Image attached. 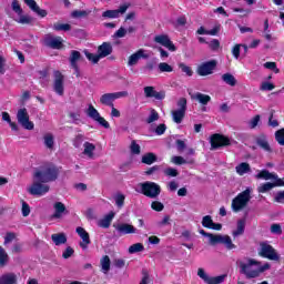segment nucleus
Listing matches in <instances>:
<instances>
[{"mask_svg":"<svg viewBox=\"0 0 284 284\" xmlns=\"http://www.w3.org/2000/svg\"><path fill=\"white\" fill-rule=\"evenodd\" d=\"M19 19H17V23H21V26H30L34 21V18L28 16V14H18Z\"/></svg>","mask_w":284,"mask_h":284,"instance_id":"obj_39","label":"nucleus"},{"mask_svg":"<svg viewBox=\"0 0 284 284\" xmlns=\"http://www.w3.org/2000/svg\"><path fill=\"white\" fill-rule=\"evenodd\" d=\"M8 261H10V257L6 252V248L0 246V267H6L8 265Z\"/></svg>","mask_w":284,"mask_h":284,"instance_id":"obj_40","label":"nucleus"},{"mask_svg":"<svg viewBox=\"0 0 284 284\" xmlns=\"http://www.w3.org/2000/svg\"><path fill=\"white\" fill-rule=\"evenodd\" d=\"M179 68L182 72H184V74H186V77H192V74H194V71H192V68H190L183 62L179 63Z\"/></svg>","mask_w":284,"mask_h":284,"instance_id":"obj_48","label":"nucleus"},{"mask_svg":"<svg viewBox=\"0 0 284 284\" xmlns=\"http://www.w3.org/2000/svg\"><path fill=\"white\" fill-rule=\"evenodd\" d=\"M276 87L271 82H262L260 90L262 92H272Z\"/></svg>","mask_w":284,"mask_h":284,"instance_id":"obj_50","label":"nucleus"},{"mask_svg":"<svg viewBox=\"0 0 284 284\" xmlns=\"http://www.w3.org/2000/svg\"><path fill=\"white\" fill-rule=\"evenodd\" d=\"M171 163H174V165H185L187 161L181 155H174L171 158Z\"/></svg>","mask_w":284,"mask_h":284,"instance_id":"obj_51","label":"nucleus"},{"mask_svg":"<svg viewBox=\"0 0 284 284\" xmlns=\"http://www.w3.org/2000/svg\"><path fill=\"white\" fill-rule=\"evenodd\" d=\"M275 203H284V191H280L274 196Z\"/></svg>","mask_w":284,"mask_h":284,"instance_id":"obj_64","label":"nucleus"},{"mask_svg":"<svg viewBox=\"0 0 284 284\" xmlns=\"http://www.w3.org/2000/svg\"><path fill=\"white\" fill-rule=\"evenodd\" d=\"M191 99L193 101H197V103H201V105H207V103H210L212 101V98L207 94L197 92L193 95H191Z\"/></svg>","mask_w":284,"mask_h":284,"instance_id":"obj_28","label":"nucleus"},{"mask_svg":"<svg viewBox=\"0 0 284 284\" xmlns=\"http://www.w3.org/2000/svg\"><path fill=\"white\" fill-rule=\"evenodd\" d=\"M163 172L165 176H171V178L179 176V171L174 168H166Z\"/></svg>","mask_w":284,"mask_h":284,"instance_id":"obj_57","label":"nucleus"},{"mask_svg":"<svg viewBox=\"0 0 284 284\" xmlns=\"http://www.w3.org/2000/svg\"><path fill=\"white\" fill-rule=\"evenodd\" d=\"M33 179L41 183H52L59 179V169L53 164H47L36 170Z\"/></svg>","mask_w":284,"mask_h":284,"instance_id":"obj_2","label":"nucleus"},{"mask_svg":"<svg viewBox=\"0 0 284 284\" xmlns=\"http://www.w3.org/2000/svg\"><path fill=\"white\" fill-rule=\"evenodd\" d=\"M44 145L48 148V150L54 149V135L52 133H48L44 135Z\"/></svg>","mask_w":284,"mask_h":284,"instance_id":"obj_42","label":"nucleus"},{"mask_svg":"<svg viewBox=\"0 0 284 284\" xmlns=\"http://www.w3.org/2000/svg\"><path fill=\"white\" fill-rule=\"evenodd\" d=\"M31 196H43L50 192V185L34 180L31 186L27 190Z\"/></svg>","mask_w":284,"mask_h":284,"instance_id":"obj_10","label":"nucleus"},{"mask_svg":"<svg viewBox=\"0 0 284 284\" xmlns=\"http://www.w3.org/2000/svg\"><path fill=\"white\" fill-rule=\"evenodd\" d=\"M258 123H261V115H255L253 116L250 122H248V126L251 130L256 129V126L258 125Z\"/></svg>","mask_w":284,"mask_h":284,"instance_id":"obj_55","label":"nucleus"},{"mask_svg":"<svg viewBox=\"0 0 284 284\" xmlns=\"http://www.w3.org/2000/svg\"><path fill=\"white\" fill-rule=\"evenodd\" d=\"M24 3L28 6V8H30V10H32V12H36L38 17H42V18L48 17V11L45 9H41V7L37 4V1L24 0Z\"/></svg>","mask_w":284,"mask_h":284,"instance_id":"obj_24","label":"nucleus"},{"mask_svg":"<svg viewBox=\"0 0 284 284\" xmlns=\"http://www.w3.org/2000/svg\"><path fill=\"white\" fill-rule=\"evenodd\" d=\"M272 265L270 263H265L264 265H261V262L248 258L246 262L240 263V272L241 274H244L246 278H258L263 272H267Z\"/></svg>","mask_w":284,"mask_h":284,"instance_id":"obj_1","label":"nucleus"},{"mask_svg":"<svg viewBox=\"0 0 284 284\" xmlns=\"http://www.w3.org/2000/svg\"><path fill=\"white\" fill-rule=\"evenodd\" d=\"M64 81L65 77L63 73H61V71H53V90L59 94V97H63V92L65 90L63 87Z\"/></svg>","mask_w":284,"mask_h":284,"instance_id":"obj_12","label":"nucleus"},{"mask_svg":"<svg viewBox=\"0 0 284 284\" xmlns=\"http://www.w3.org/2000/svg\"><path fill=\"white\" fill-rule=\"evenodd\" d=\"M77 234L80 236V239L82 240V242H80V247H82V250H88V246L90 245V234L88 232H85V229L78 226L75 229Z\"/></svg>","mask_w":284,"mask_h":284,"instance_id":"obj_21","label":"nucleus"},{"mask_svg":"<svg viewBox=\"0 0 284 284\" xmlns=\"http://www.w3.org/2000/svg\"><path fill=\"white\" fill-rule=\"evenodd\" d=\"M125 34H128V29L121 27V28L113 34V39H123V37H125Z\"/></svg>","mask_w":284,"mask_h":284,"instance_id":"obj_59","label":"nucleus"},{"mask_svg":"<svg viewBox=\"0 0 284 284\" xmlns=\"http://www.w3.org/2000/svg\"><path fill=\"white\" fill-rule=\"evenodd\" d=\"M284 186V181L283 180H277L274 183L266 182L261 184L257 187V192L260 194H265V192H270V190H274V187H283Z\"/></svg>","mask_w":284,"mask_h":284,"instance_id":"obj_20","label":"nucleus"},{"mask_svg":"<svg viewBox=\"0 0 284 284\" xmlns=\"http://www.w3.org/2000/svg\"><path fill=\"white\" fill-rule=\"evenodd\" d=\"M215 68H216L215 60L204 62L197 68V74L200 77H207L214 72Z\"/></svg>","mask_w":284,"mask_h":284,"instance_id":"obj_16","label":"nucleus"},{"mask_svg":"<svg viewBox=\"0 0 284 284\" xmlns=\"http://www.w3.org/2000/svg\"><path fill=\"white\" fill-rule=\"evenodd\" d=\"M53 30H55L57 32H69V30H72V26L68 24V23H54L53 24Z\"/></svg>","mask_w":284,"mask_h":284,"instance_id":"obj_43","label":"nucleus"},{"mask_svg":"<svg viewBox=\"0 0 284 284\" xmlns=\"http://www.w3.org/2000/svg\"><path fill=\"white\" fill-rule=\"evenodd\" d=\"M151 207H152V210H154L155 212H163V210H164L165 206L163 205V203H161V202H159V201H154V202H152Z\"/></svg>","mask_w":284,"mask_h":284,"instance_id":"obj_60","label":"nucleus"},{"mask_svg":"<svg viewBox=\"0 0 284 284\" xmlns=\"http://www.w3.org/2000/svg\"><path fill=\"white\" fill-rule=\"evenodd\" d=\"M203 227H207L209 230L214 225V221L212 220L211 215H206L202 219Z\"/></svg>","mask_w":284,"mask_h":284,"instance_id":"obj_53","label":"nucleus"},{"mask_svg":"<svg viewBox=\"0 0 284 284\" xmlns=\"http://www.w3.org/2000/svg\"><path fill=\"white\" fill-rule=\"evenodd\" d=\"M114 216H115V213L111 211L109 214H106L102 220L98 222L99 227H103L104 230H108V227L112 225V221Z\"/></svg>","mask_w":284,"mask_h":284,"instance_id":"obj_29","label":"nucleus"},{"mask_svg":"<svg viewBox=\"0 0 284 284\" xmlns=\"http://www.w3.org/2000/svg\"><path fill=\"white\" fill-rule=\"evenodd\" d=\"M44 45L51 48L52 50H61L63 45V39L61 37H52L51 34L45 36Z\"/></svg>","mask_w":284,"mask_h":284,"instance_id":"obj_18","label":"nucleus"},{"mask_svg":"<svg viewBox=\"0 0 284 284\" xmlns=\"http://www.w3.org/2000/svg\"><path fill=\"white\" fill-rule=\"evenodd\" d=\"M185 112H187V99L181 98L178 101V109L171 112V116L174 123H183V119H185Z\"/></svg>","mask_w":284,"mask_h":284,"instance_id":"obj_8","label":"nucleus"},{"mask_svg":"<svg viewBox=\"0 0 284 284\" xmlns=\"http://www.w3.org/2000/svg\"><path fill=\"white\" fill-rule=\"evenodd\" d=\"M71 17L73 19H83L84 17H88V11H85V10H75V11H72Z\"/></svg>","mask_w":284,"mask_h":284,"instance_id":"obj_54","label":"nucleus"},{"mask_svg":"<svg viewBox=\"0 0 284 284\" xmlns=\"http://www.w3.org/2000/svg\"><path fill=\"white\" fill-rule=\"evenodd\" d=\"M83 148L84 156H88V159H94V151L97 150V146L93 143L84 142Z\"/></svg>","mask_w":284,"mask_h":284,"instance_id":"obj_33","label":"nucleus"},{"mask_svg":"<svg viewBox=\"0 0 284 284\" xmlns=\"http://www.w3.org/2000/svg\"><path fill=\"white\" fill-rule=\"evenodd\" d=\"M159 72H174V68L166 62H161L158 65Z\"/></svg>","mask_w":284,"mask_h":284,"instance_id":"obj_45","label":"nucleus"},{"mask_svg":"<svg viewBox=\"0 0 284 284\" xmlns=\"http://www.w3.org/2000/svg\"><path fill=\"white\" fill-rule=\"evenodd\" d=\"M130 97L128 91H119L113 93H104L100 97V103L106 105L108 108H113L116 99H125Z\"/></svg>","mask_w":284,"mask_h":284,"instance_id":"obj_5","label":"nucleus"},{"mask_svg":"<svg viewBox=\"0 0 284 284\" xmlns=\"http://www.w3.org/2000/svg\"><path fill=\"white\" fill-rule=\"evenodd\" d=\"M197 276L201 277L202 281H204V283L206 284H221L223 283V281H225V275L210 277V275H207V273H205V270L203 268L197 270Z\"/></svg>","mask_w":284,"mask_h":284,"instance_id":"obj_14","label":"nucleus"},{"mask_svg":"<svg viewBox=\"0 0 284 284\" xmlns=\"http://www.w3.org/2000/svg\"><path fill=\"white\" fill-rule=\"evenodd\" d=\"M130 151L131 154H141V145H139L135 140H133L131 141Z\"/></svg>","mask_w":284,"mask_h":284,"instance_id":"obj_52","label":"nucleus"},{"mask_svg":"<svg viewBox=\"0 0 284 284\" xmlns=\"http://www.w3.org/2000/svg\"><path fill=\"white\" fill-rule=\"evenodd\" d=\"M0 284H17V274L7 273L0 277Z\"/></svg>","mask_w":284,"mask_h":284,"instance_id":"obj_35","label":"nucleus"},{"mask_svg":"<svg viewBox=\"0 0 284 284\" xmlns=\"http://www.w3.org/2000/svg\"><path fill=\"white\" fill-rule=\"evenodd\" d=\"M141 59H150V55L145 53V50L140 49L135 53L131 54L128 60L129 68H132L141 61Z\"/></svg>","mask_w":284,"mask_h":284,"instance_id":"obj_19","label":"nucleus"},{"mask_svg":"<svg viewBox=\"0 0 284 284\" xmlns=\"http://www.w3.org/2000/svg\"><path fill=\"white\" fill-rule=\"evenodd\" d=\"M54 213H53V219H62L63 215L70 214V211L65 207V204L62 202H55L53 204Z\"/></svg>","mask_w":284,"mask_h":284,"instance_id":"obj_26","label":"nucleus"},{"mask_svg":"<svg viewBox=\"0 0 284 284\" xmlns=\"http://www.w3.org/2000/svg\"><path fill=\"white\" fill-rule=\"evenodd\" d=\"M235 172L240 176H243L244 174H248V172H252V168L250 166V163L242 162L237 166H235Z\"/></svg>","mask_w":284,"mask_h":284,"instance_id":"obj_34","label":"nucleus"},{"mask_svg":"<svg viewBox=\"0 0 284 284\" xmlns=\"http://www.w3.org/2000/svg\"><path fill=\"white\" fill-rule=\"evenodd\" d=\"M17 121L24 130H34V122L30 121V113H28V109L22 108L18 110Z\"/></svg>","mask_w":284,"mask_h":284,"instance_id":"obj_9","label":"nucleus"},{"mask_svg":"<svg viewBox=\"0 0 284 284\" xmlns=\"http://www.w3.org/2000/svg\"><path fill=\"white\" fill-rule=\"evenodd\" d=\"M130 2L124 3L119 7V9L115 10H106L102 13L103 19H119L121 14H125L128 12V9L130 8Z\"/></svg>","mask_w":284,"mask_h":284,"instance_id":"obj_13","label":"nucleus"},{"mask_svg":"<svg viewBox=\"0 0 284 284\" xmlns=\"http://www.w3.org/2000/svg\"><path fill=\"white\" fill-rule=\"evenodd\" d=\"M156 161H159V158L153 152L145 153L141 159V163H144V165H152Z\"/></svg>","mask_w":284,"mask_h":284,"instance_id":"obj_31","label":"nucleus"},{"mask_svg":"<svg viewBox=\"0 0 284 284\" xmlns=\"http://www.w3.org/2000/svg\"><path fill=\"white\" fill-rule=\"evenodd\" d=\"M255 179L261 180L263 179L264 181H283L282 179L278 178V175L274 173H270L267 170H262L260 171L256 175Z\"/></svg>","mask_w":284,"mask_h":284,"instance_id":"obj_27","label":"nucleus"},{"mask_svg":"<svg viewBox=\"0 0 284 284\" xmlns=\"http://www.w3.org/2000/svg\"><path fill=\"white\" fill-rule=\"evenodd\" d=\"M114 202L116 207H119V210H121V207H123L125 205V195L123 193H116L114 196Z\"/></svg>","mask_w":284,"mask_h":284,"instance_id":"obj_41","label":"nucleus"},{"mask_svg":"<svg viewBox=\"0 0 284 284\" xmlns=\"http://www.w3.org/2000/svg\"><path fill=\"white\" fill-rule=\"evenodd\" d=\"M22 216H30V205L22 201Z\"/></svg>","mask_w":284,"mask_h":284,"instance_id":"obj_63","label":"nucleus"},{"mask_svg":"<svg viewBox=\"0 0 284 284\" xmlns=\"http://www.w3.org/2000/svg\"><path fill=\"white\" fill-rule=\"evenodd\" d=\"M141 193L148 199H156L161 194V186L154 182H143L139 184Z\"/></svg>","mask_w":284,"mask_h":284,"instance_id":"obj_4","label":"nucleus"},{"mask_svg":"<svg viewBox=\"0 0 284 284\" xmlns=\"http://www.w3.org/2000/svg\"><path fill=\"white\" fill-rule=\"evenodd\" d=\"M165 130H168V126L162 123L155 128L154 132L158 134V136H161L162 134H165Z\"/></svg>","mask_w":284,"mask_h":284,"instance_id":"obj_61","label":"nucleus"},{"mask_svg":"<svg viewBox=\"0 0 284 284\" xmlns=\"http://www.w3.org/2000/svg\"><path fill=\"white\" fill-rule=\"evenodd\" d=\"M100 265H101V272L103 274H108V272H110V265H111L110 256L108 255L102 256V258L100 260Z\"/></svg>","mask_w":284,"mask_h":284,"instance_id":"obj_37","label":"nucleus"},{"mask_svg":"<svg viewBox=\"0 0 284 284\" xmlns=\"http://www.w3.org/2000/svg\"><path fill=\"white\" fill-rule=\"evenodd\" d=\"M222 81L226 83V85H231V88L236 85V78L232 73H224L222 75Z\"/></svg>","mask_w":284,"mask_h":284,"instance_id":"obj_38","label":"nucleus"},{"mask_svg":"<svg viewBox=\"0 0 284 284\" xmlns=\"http://www.w3.org/2000/svg\"><path fill=\"white\" fill-rule=\"evenodd\" d=\"M113 227H115L116 232H119L120 235L136 234V227H134V225L132 224H114Z\"/></svg>","mask_w":284,"mask_h":284,"instance_id":"obj_22","label":"nucleus"},{"mask_svg":"<svg viewBox=\"0 0 284 284\" xmlns=\"http://www.w3.org/2000/svg\"><path fill=\"white\" fill-rule=\"evenodd\" d=\"M84 54L89 61H92L93 63H99L101 61V58L99 57V53H90V51L84 50Z\"/></svg>","mask_w":284,"mask_h":284,"instance_id":"obj_46","label":"nucleus"},{"mask_svg":"<svg viewBox=\"0 0 284 284\" xmlns=\"http://www.w3.org/2000/svg\"><path fill=\"white\" fill-rule=\"evenodd\" d=\"M87 116L89 119H92V121H95V123H99L102 128L105 130H109L110 123L105 121L103 116H101V113L94 108V105L90 104L88 110H87Z\"/></svg>","mask_w":284,"mask_h":284,"instance_id":"obj_11","label":"nucleus"},{"mask_svg":"<svg viewBox=\"0 0 284 284\" xmlns=\"http://www.w3.org/2000/svg\"><path fill=\"white\" fill-rule=\"evenodd\" d=\"M258 256H262V258H268V261H281L278 252H276L267 242H262L260 244Z\"/></svg>","mask_w":284,"mask_h":284,"instance_id":"obj_7","label":"nucleus"},{"mask_svg":"<svg viewBox=\"0 0 284 284\" xmlns=\"http://www.w3.org/2000/svg\"><path fill=\"white\" fill-rule=\"evenodd\" d=\"M113 48L112 43L103 42L101 45L98 47V57L100 59H105V57H110L112 54Z\"/></svg>","mask_w":284,"mask_h":284,"instance_id":"obj_25","label":"nucleus"},{"mask_svg":"<svg viewBox=\"0 0 284 284\" xmlns=\"http://www.w3.org/2000/svg\"><path fill=\"white\" fill-rule=\"evenodd\" d=\"M83 143V134H78L74 139H73V145L74 148H81V144Z\"/></svg>","mask_w":284,"mask_h":284,"instance_id":"obj_62","label":"nucleus"},{"mask_svg":"<svg viewBox=\"0 0 284 284\" xmlns=\"http://www.w3.org/2000/svg\"><path fill=\"white\" fill-rule=\"evenodd\" d=\"M11 8L16 14H23V9H21V4H19V0H13Z\"/></svg>","mask_w":284,"mask_h":284,"instance_id":"obj_56","label":"nucleus"},{"mask_svg":"<svg viewBox=\"0 0 284 284\" xmlns=\"http://www.w3.org/2000/svg\"><path fill=\"white\" fill-rule=\"evenodd\" d=\"M209 243L210 245H219L222 244L226 247V250H236V244L232 242V237L230 235H214L210 233L209 235Z\"/></svg>","mask_w":284,"mask_h":284,"instance_id":"obj_6","label":"nucleus"},{"mask_svg":"<svg viewBox=\"0 0 284 284\" xmlns=\"http://www.w3.org/2000/svg\"><path fill=\"white\" fill-rule=\"evenodd\" d=\"M51 241L57 246L65 245V243H68V236H65V233H55L51 235Z\"/></svg>","mask_w":284,"mask_h":284,"instance_id":"obj_30","label":"nucleus"},{"mask_svg":"<svg viewBox=\"0 0 284 284\" xmlns=\"http://www.w3.org/2000/svg\"><path fill=\"white\" fill-rule=\"evenodd\" d=\"M243 234H245V219L237 221L236 230L232 232V236L236 239L243 236Z\"/></svg>","mask_w":284,"mask_h":284,"instance_id":"obj_32","label":"nucleus"},{"mask_svg":"<svg viewBox=\"0 0 284 284\" xmlns=\"http://www.w3.org/2000/svg\"><path fill=\"white\" fill-rule=\"evenodd\" d=\"M143 250H145V246H143V244L135 243L129 247V254H136L139 252H143Z\"/></svg>","mask_w":284,"mask_h":284,"instance_id":"obj_44","label":"nucleus"},{"mask_svg":"<svg viewBox=\"0 0 284 284\" xmlns=\"http://www.w3.org/2000/svg\"><path fill=\"white\" fill-rule=\"evenodd\" d=\"M250 201H252V189L247 187L232 200V211L235 213L242 212L247 207Z\"/></svg>","mask_w":284,"mask_h":284,"instance_id":"obj_3","label":"nucleus"},{"mask_svg":"<svg viewBox=\"0 0 284 284\" xmlns=\"http://www.w3.org/2000/svg\"><path fill=\"white\" fill-rule=\"evenodd\" d=\"M154 42L168 48L170 52H176V45L170 40V37L166 34H159L154 37Z\"/></svg>","mask_w":284,"mask_h":284,"instance_id":"obj_17","label":"nucleus"},{"mask_svg":"<svg viewBox=\"0 0 284 284\" xmlns=\"http://www.w3.org/2000/svg\"><path fill=\"white\" fill-rule=\"evenodd\" d=\"M255 143L264 152L272 153V146L270 145V141H267V135L260 134L258 136L255 138Z\"/></svg>","mask_w":284,"mask_h":284,"instance_id":"obj_23","label":"nucleus"},{"mask_svg":"<svg viewBox=\"0 0 284 284\" xmlns=\"http://www.w3.org/2000/svg\"><path fill=\"white\" fill-rule=\"evenodd\" d=\"M154 92H156L154 87H144V97L146 99H152L154 97Z\"/></svg>","mask_w":284,"mask_h":284,"instance_id":"obj_58","label":"nucleus"},{"mask_svg":"<svg viewBox=\"0 0 284 284\" xmlns=\"http://www.w3.org/2000/svg\"><path fill=\"white\" fill-rule=\"evenodd\" d=\"M211 149L219 150V148H225L230 145V140L221 134H213L210 140Z\"/></svg>","mask_w":284,"mask_h":284,"instance_id":"obj_15","label":"nucleus"},{"mask_svg":"<svg viewBox=\"0 0 284 284\" xmlns=\"http://www.w3.org/2000/svg\"><path fill=\"white\" fill-rule=\"evenodd\" d=\"M160 116H159V112H156V110L151 109L150 111V115L146 119V123H154V121H159Z\"/></svg>","mask_w":284,"mask_h":284,"instance_id":"obj_47","label":"nucleus"},{"mask_svg":"<svg viewBox=\"0 0 284 284\" xmlns=\"http://www.w3.org/2000/svg\"><path fill=\"white\" fill-rule=\"evenodd\" d=\"M71 68H77L79 65V61H81V52L77 50H72L69 57Z\"/></svg>","mask_w":284,"mask_h":284,"instance_id":"obj_36","label":"nucleus"},{"mask_svg":"<svg viewBox=\"0 0 284 284\" xmlns=\"http://www.w3.org/2000/svg\"><path fill=\"white\" fill-rule=\"evenodd\" d=\"M275 141L278 145H284V129H280L275 132Z\"/></svg>","mask_w":284,"mask_h":284,"instance_id":"obj_49","label":"nucleus"}]
</instances>
